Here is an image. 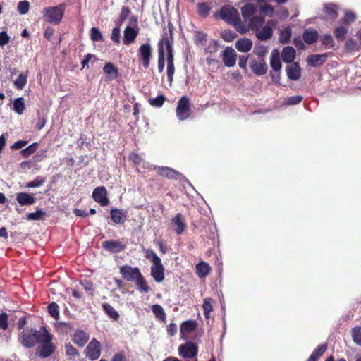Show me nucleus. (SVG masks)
Masks as SVG:
<instances>
[{"instance_id":"nucleus-1","label":"nucleus","mask_w":361,"mask_h":361,"mask_svg":"<svg viewBox=\"0 0 361 361\" xmlns=\"http://www.w3.org/2000/svg\"><path fill=\"white\" fill-rule=\"evenodd\" d=\"M219 16L222 20L234 26L235 30L245 34L247 32L246 24L241 21L239 13L233 6L225 5L214 14V18Z\"/></svg>"},{"instance_id":"nucleus-2","label":"nucleus","mask_w":361,"mask_h":361,"mask_svg":"<svg viewBox=\"0 0 361 361\" xmlns=\"http://www.w3.org/2000/svg\"><path fill=\"white\" fill-rule=\"evenodd\" d=\"M66 4L62 3L56 6L46 7L42 11V18L44 21L54 25H59L64 16Z\"/></svg>"},{"instance_id":"nucleus-3","label":"nucleus","mask_w":361,"mask_h":361,"mask_svg":"<svg viewBox=\"0 0 361 361\" xmlns=\"http://www.w3.org/2000/svg\"><path fill=\"white\" fill-rule=\"evenodd\" d=\"M146 257L152 262L151 276L154 280L158 283L163 281L164 279V267L161 259L152 250H147Z\"/></svg>"},{"instance_id":"nucleus-4","label":"nucleus","mask_w":361,"mask_h":361,"mask_svg":"<svg viewBox=\"0 0 361 361\" xmlns=\"http://www.w3.org/2000/svg\"><path fill=\"white\" fill-rule=\"evenodd\" d=\"M43 329V337L39 342L40 345L37 348L36 352L41 357L46 358L52 355L55 350V345L51 342L52 335L44 328Z\"/></svg>"},{"instance_id":"nucleus-5","label":"nucleus","mask_w":361,"mask_h":361,"mask_svg":"<svg viewBox=\"0 0 361 361\" xmlns=\"http://www.w3.org/2000/svg\"><path fill=\"white\" fill-rule=\"evenodd\" d=\"M43 332L35 329H24L19 336L20 343L25 348L34 347L43 337Z\"/></svg>"},{"instance_id":"nucleus-6","label":"nucleus","mask_w":361,"mask_h":361,"mask_svg":"<svg viewBox=\"0 0 361 361\" xmlns=\"http://www.w3.org/2000/svg\"><path fill=\"white\" fill-rule=\"evenodd\" d=\"M176 114L179 121H185L190 117L191 102L188 96H183L178 101Z\"/></svg>"},{"instance_id":"nucleus-7","label":"nucleus","mask_w":361,"mask_h":361,"mask_svg":"<svg viewBox=\"0 0 361 361\" xmlns=\"http://www.w3.org/2000/svg\"><path fill=\"white\" fill-rule=\"evenodd\" d=\"M178 354L184 359L195 358L198 353V346L192 341H187L178 347Z\"/></svg>"},{"instance_id":"nucleus-8","label":"nucleus","mask_w":361,"mask_h":361,"mask_svg":"<svg viewBox=\"0 0 361 361\" xmlns=\"http://www.w3.org/2000/svg\"><path fill=\"white\" fill-rule=\"evenodd\" d=\"M139 59L142 61V66L147 69L150 65V61L152 58V48L149 43L142 44L137 51Z\"/></svg>"},{"instance_id":"nucleus-9","label":"nucleus","mask_w":361,"mask_h":361,"mask_svg":"<svg viewBox=\"0 0 361 361\" xmlns=\"http://www.w3.org/2000/svg\"><path fill=\"white\" fill-rule=\"evenodd\" d=\"M101 345L95 338L92 339L87 345L85 353L86 356L91 360H97L101 354Z\"/></svg>"},{"instance_id":"nucleus-10","label":"nucleus","mask_w":361,"mask_h":361,"mask_svg":"<svg viewBox=\"0 0 361 361\" xmlns=\"http://www.w3.org/2000/svg\"><path fill=\"white\" fill-rule=\"evenodd\" d=\"M107 190L104 186H99L94 188L92 192V198L94 200L100 204L101 206H106L109 203V200L107 197Z\"/></svg>"},{"instance_id":"nucleus-11","label":"nucleus","mask_w":361,"mask_h":361,"mask_svg":"<svg viewBox=\"0 0 361 361\" xmlns=\"http://www.w3.org/2000/svg\"><path fill=\"white\" fill-rule=\"evenodd\" d=\"M120 274L122 277L130 281H134L136 278L141 274L139 268L132 267L130 265L121 266L119 269Z\"/></svg>"},{"instance_id":"nucleus-12","label":"nucleus","mask_w":361,"mask_h":361,"mask_svg":"<svg viewBox=\"0 0 361 361\" xmlns=\"http://www.w3.org/2000/svg\"><path fill=\"white\" fill-rule=\"evenodd\" d=\"M250 67L252 72L256 75H264L268 69L267 65L264 61V59H251L250 62Z\"/></svg>"},{"instance_id":"nucleus-13","label":"nucleus","mask_w":361,"mask_h":361,"mask_svg":"<svg viewBox=\"0 0 361 361\" xmlns=\"http://www.w3.org/2000/svg\"><path fill=\"white\" fill-rule=\"evenodd\" d=\"M102 247L105 250L116 254L125 250L126 245L119 240H109L102 243Z\"/></svg>"},{"instance_id":"nucleus-14","label":"nucleus","mask_w":361,"mask_h":361,"mask_svg":"<svg viewBox=\"0 0 361 361\" xmlns=\"http://www.w3.org/2000/svg\"><path fill=\"white\" fill-rule=\"evenodd\" d=\"M275 23L273 20H268L265 25H263L259 30L255 32L256 37L259 40H267L270 39L273 35V26Z\"/></svg>"},{"instance_id":"nucleus-15","label":"nucleus","mask_w":361,"mask_h":361,"mask_svg":"<svg viewBox=\"0 0 361 361\" xmlns=\"http://www.w3.org/2000/svg\"><path fill=\"white\" fill-rule=\"evenodd\" d=\"M154 169L159 176L169 179L177 180L181 176L178 171L167 166H155Z\"/></svg>"},{"instance_id":"nucleus-16","label":"nucleus","mask_w":361,"mask_h":361,"mask_svg":"<svg viewBox=\"0 0 361 361\" xmlns=\"http://www.w3.org/2000/svg\"><path fill=\"white\" fill-rule=\"evenodd\" d=\"M237 54L232 47H226L222 53V60L227 67H233L236 63Z\"/></svg>"},{"instance_id":"nucleus-17","label":"nucleus","mask_w":361,"mask_h":361,"mask_svg":"<svg viewBox=\"0 0 361 361\" xmlns=\"http://www.w3.org/2000/svg\"><path fill=\"white\" fill-rule=\"evenodd\" d=\"M328 56L329 53H324L322 54H312L308 56L307 62L310 66L319 67L326 61Z\"/></svg>"},{"instance_id":"nucleus-18","label":"nucleus","mask_w":361,"mask_h":361,"mask_svg":"<svg viewBox=\"0 0 361 361\" xmlns=\"http://www.w3.org/2000/svg\"><path fill=\"white\" fill-rule=\"evenodd\" d=\"M287 76L292 80H298L301 76V68L298 62L291 63L286 68Z\"/></svg>"},{"instance_id":"nucleus-19","label":"nucleus","mask_w":361,"mask_h":361,"mask_svg":"<svg viewBox=\"0 0 361 361\" xmlns=\"http://www.w3.org/2000/svg\"><path fill=\"white\" fill-rule=\"evenodd\" d=\"M89 334L83 330H77L72 337V341L78 347H83L89 340Z\"/></svg>"},{"instance_id":"nucleus-20","label":"nucleus","mask_w":361,"mask_h":361,"mask_svg":"<svg viewBox=\"0 0 361 361\" xmlns=\"http://www.w3.org/2000/svg\"><path fill=\"white\" fill-rule=\"evenodd\" d=\"M248 21V24L246 25L247 31L252 30V31H255V32L262 27L265 23L264 18L259 16H252Z\"/></svg>"},{"instance_id":"nucleus-21","label":"nucleus","mask_w":361,"mask_h":361,"mask_svg":"<svg viewBox=\"0 0 361 361\" xmlns=\"http://www.w3.org/2000/svg\"><path fill=\"white\" fill-rule=\"evenodd\" d=\"M197 327V322L195 320H188L180 325V333L182 338H185V335L194 331Z\"/></svg>"},{"instance_id":"nucleus-22","label":"nucleus","mask_w":361,"mask_h":361,"mask_svg":"<svg viewBox=\"0 0 361 361\" xmlns=\"http://www.w3.org/2000/svg\"><path fill=\"white\" fill-rule=\"evenodd\" d=\"M171 40H173V30L169 29V37L167 34H165V36L162 37V38L158 42V48L159 46L164 50V47L166 48L167 54H173V46L171 42Z\"/></svg>"},{"instance_id":"nucleus-23","label":"nucleus","mask_w":361,"mask_h":361,"mask_svg":"<svg viewBox=\"0 0 361 361\" xmlns=\"http://www.w3.org/2000/svg\"><path fill=\"white\" fill-rule=\"evenodd\" d=\"M171 40H173V30L169 29V37L167 34H165V36L162 37V38L158 42V48L159 46L164 50V47L166 48L167 54H173V46L171 42Z\"/></svg>"},{"instance_id":"nucleus-24","label":"nucleus","mask_w":361,"mask_h":361,"mask_svg":"<svg viewBox=\"0 0 361 361\" xmlns=\"http://www.w3.org/2000/svg\"><path fill=\"white\" fill-rule=\"evenodd\" d=\"M103 71L106 75V80L111 81L118 77V68L111 63H107L103 68Z\"/></svg>"},{"instance_id":"nucleus-25","label":"nucleus","mask_w":361,"mask_h":361,"mask_svg":"<svg viewBox=\"0 0 361 361\" xmlns=\"http://www.w3.org/2000/svg\"><path fill=\"white\" fill-rule=\"evenodd\" d=\"M258 6L254 4H246L241 8V14L244 20H249L257 11Z\"/></svg>"},{"instance_id":"nucleus-26","label":"nucleus","mask_w":361,"mask_h":361,"mask_svg":"<svg viewBox=\"0 0 361 361\" xmlns=\"http://www.w3.org/2000/svg\"><path fill=\"white\" fill-rule=\"evenodd\" d=\"M16 200L21 206L32 205L35 202L33 194L27 192H18L16 195Z\"/></svg>"},{"instance_id":"nucleus-27","label":"nucleus","mask_w":361,"mask_h":361,"mask_svg":"<svg viewBox=\"0 0 361 361\" xmlns=\"http://www.w3.org/2000/svg\"><path fill=\"white\" fill-rule=\"evenodd\" d=\"M172 224L175 226L174 231L178 235L182 234L186 228V224L180 213L177 214L175 217L172 219Z\"/></svg>"},{"instance_id":"nucleus-28","label":"nucleus","mask_w":361,"mask_h":361,"mask_svg":"<svg viewBox=\"0 0 361 361\" xmlns=\"http://www.w3.org/2000/svg\"><path fill=\"white\" fill-rule=\"evenodd\" d=\"M319 33L313 28L305 30L302 34V39L307 44H312L318 40Z\"/></svg>"},{"instance_id":"nucleus-29","label":"nucleus","mask_w":361,"mask_h":361,"mask_svg":"<svg viewBox=\"0 0 361 361\" xmlns=\"http://www.w3.org/2000/svg\"><path fill=\"white\" fill-rule=\"evenodd\" d=\"M111 219L116 224H123L126 222L127 216L122 209H112L110 212Z\"/></svg>"},{"instance_id":"nucleus-30","label":"nucleus","mask_w":361,"mask_h":361,"mask_svg":"<svg viewBox=\"0 0 361 361\" xmlns=\"http://www.w3.org/2000/svg\"><path fill=\"white\" fill-rule=\"evenodd\" d=\"M252 47V42L248 38H241L235 42V48L240 52H248Z\"/></svg>"},{"instance_id":"nucleus-31","label":"nucleus","mask_w":361,"mask_h":361,"mask_svg":"<svg viewBox=\"0 0 361 361\" xmlns=\"http://www.w3.org/2000/svg\"><path fill=\"white\" fill-rule=\"evenodd\" d=\"M195 271L196 274L201 279L204 278L207 276L210 271L211 267L209 264L205 262H200V263L197 264L195 266Z\"/></svg>"},{"instance_id":"nucleus-32","label":"nucleus","mask_w":361,"mask_h":361,"mask_svg":"<svg viewBox=\"0 0 361 361\" xmlns=\"http://www.w3.org/2000/svg\"><path fill=\"white\" fill-rule=\"evenodd\" d=\"M138 32L132 27L128 26L124 30L123 44L128 45L137 37Z\"/></svg>"},{"instance_id":"nucleus-33","label":"nucleus","mask_w":361,"mask_h":361,"mask_svg":"<svg viewBox=\"0 0 361 361\" xmlns=\"http://www.w3.org/2000/svg\"><path fill=\"white\" fill-rule=\"evenodd\" d=\"M281 57L286 63H293L295 58V50L292 47H286L282 50Z\"/></svg>"},{"instance_id":"nucleus-34","label":"nucleus","mask_w":361,"mask_h":361,"mask_svg":"<svg viewBox=\"0 0 361 361\" xmlns=\"http://www.w3.org/2000/svg\"><path fill=\"white\" fill-rule=\"evenodd\" d=\"M270 65L271 68L275 72H279L281 68V62L279 57V53L276 49H274L271 51Z\"/></svg>"},{"instance_id":"nucleus-35","label":"nucleus","mask_w":361,"mask_h":361,"mask_svg":"<svg viewBox=\"0 0 361 361\" xmlns=\"http://www.w3.org/2000/svg\"><path fill=\"white\" fill-rule=\"evenodd\" d=\"M137 286V290L140 293H148L150 290V287L148 286L146 280L142 274H140L134 281Z\"/></svg>"},{"instance_id":"nucleus-36","label":"nucleus","mask_w":361,"mask_h":361,"mask_svg":"<svg viewBox=\"0 0 361 361\" xmlns=\"http://www.w3.org/2000/svg\"><path fill=\"white\" fill-rule=\"evenodd\" d=\"M326 350L327 345L326 343L317 346L309 357L307 361H317Z\"/></svg>"},{"instance_id":"nucleus-37","label":"nucleus","mask_w":361,"mask_h":361,"mask_svg":"<svg viewBox=\"0 0 361 361\" xmlns=\"http://www.w3.org/2000/svg\"><path fill=\"white\" fill-rule=\"evenodd\" d=\"M324 11L329 19L335 20L338 17L337 6L334 4H324Z\"/></svg>"},{"instance_id":"nucleus-38","label":"nucleus","mask_w":361,"mask_h":361,"mask_svg":"<svg viewBox=\"0 0 361 361\" xmlns=\"http://www.w3.org/2000/svg\"><path fill=\"white\" fill-rule=\"evenodd\" d=\"M152 310L158 319L163 322H166V315L163 307L160 305H153L152 306Z\"/></svg>"},{"instance_id":"nucleus-39","label":"nucleus","mask_w":361,"mask_h":361,"mask_svg":"<svg viewBox=\"0 0 361 361\" xmlns=\"http://www.w3.org/2000/svg\"><path fill=\"white\" fill-rule=\"evenodd\" d=\"M292 36V30L290 27H286L284 30H281L279 32V40L282 44L288 43Z\"/></svg>"},{"instance_id":"nucleus-40","label":"nucleus","mask_w":361,"mask_h":361,"mask_svg":"<svg viewBox=\"0 0 361 361\" xmlns=\"http://www.w3.org/2000/svg\"><path fill=\"white\" fill-rule=\"evenodd\" d=\"M348 32V27L345 25L336 27L334 29V36L338 40L343 41L345 37Z\"/></svg>"},{"instance_id":"nucleus-41","label":"nucleus","mask_w":361,"mask_h":361,"mask_svg":"<svg viewBox=\"0 0 361 361\" xmlns=\"http://www.w3.org/2000/svg\"><path fill=\"white\" fill-rule=\"evenodd\" d=\"M102 307L104 312L109 316L110 318L115 321L118 319L119 314L111 305L108 303H104L102 304Z\"/></svg>"},{"instance_id":"nucleus-42","label":"nucleus","mask_w":361,"mask_h":361,"mask_svg":"<svg viewBox=\"0 0 361 361\" xmlns=\"http://www.w3.org/2000/svg\"><path fill=\"white\" fill-rule=\"evenodd\" d=\"M25 102L23 97H18L13 102V110L18 114H22L25 111Z\"/></svg>"},{"instance_id":"nucleus-43","label":"nucleus","mask_w":361,"mask_h":361,"mask_svg":"<svg viewBox=\"0 0 361 361\" xmlns=\"http://www.w3.org/2000/svg\"><path fill=\"white\" fill-rule=\"evenodd\" d=\"M320 42L326 48H334V42L330 34H324L320 37Z\"/></svg>"},{"instance_id":"nucleus-44","label":"nucleus","mask_w":361,"mask_h":361,"mask_svg":"<svg viewBox=\"0 0 361 361\" xmlns=\"http://www.w3.org/2000/svg\"><path fill=\"white\" fill-rule=\"evenodd\" d=\"M203 312L204 317L208 319L209 317L210 312L213 310L212 307V299L210 298H207L204 300V302L202 305Z\"/></svg>"},{"instance_id":"nucleus-45","label":"nucleus","mask_w":361,"mask_h":361,"mask_svg":"<svg viewBox=\"0 0 361 361\" xmlns=\"http://www.w3.org/2000/svg\"><path fill=\"white\" fill-rule=\"evenodd\" d=\"M356 15L350 11H347L345 13L344 17L341 19V23L345 25H349L356 20Z\"/></svg>"},{"instance_id":"nucleus-46","label":"nucleus","mask_w":361,"mask_h":361,"mask_svg":"<svg viewBox=\"0 0 361 361\" xmlns=\"http://www.w3.org/2000/svg\"><path fill=\"white\" fill-rule=\"evenodd\" d=\"M211 7L207 3H199L197 4V13L198 14L205 18L209 15Z\"/></svg>"},{"instance_id":"nucleus-47","label":"nucleus","mask_w":361,"mask_h":361,"mask_svg":"<svg viewBox=\"0 0 361 361\" xmlns=\"http://www.w3.org/2000/svg\"><path fill=\"white\" fill-rule=\"evenodd\" d=\"M38 146L39 145L37 142L31 144L30 145H29L28 147H27L26 148L21 151L22 156L24 158H27L37 151Z\"/></svg>"},{"instance_id":"nucleus-48","label":"nucleus","mask_w":361,"mask_h":361,"mask_svg":"<svg viewBox=\"0 0 361 361\" xmlns=\"http://www.w3.org/2000/svg\"><path fill=\"white\" fill-rule=\"evenodd\" d=\"M164 65V50L159 46L158 49V71L159 73L163 72Z\"/></svg>"},{"instance_id":"nucleus-49","label":"nucleus","mask_w":361,"mask_h":361,"mask_svg":"<svg viewBox=\"0 0 361 361\" xmlns=\"http://www.w3.org/2000/svg\"><path fill=\"white\" fill-rule=\"evenodd\" d=\"M48 312L49 314L55 319H58L59 317V305L53 302L50 303L48 307Z\"/></svg>"},{"instance_id":"nucleus-50","label":"nucleus","mask_w":361,"mask_h":361,"mask_svg":"<svg viewBox=\"0 0 361 361\" xmlns=\"http://www.w3.org/2000/svg\"><path fill=\"white\" fill-rule=\"evenodd\" d=\"M46 213L42 209H37L35 212L29 213L27 215V219L30 221H38L42 219Z\"/></svg>"},{"instance_id":"nucleus-51","label":"nucleus","mask_w":361,"mask_h":361,"mask_svg":"<svg viewBox=\"0 0 361 361\" xmlns=\"http://www.w3.org/2000/svg\"><path fill=\"white\" fill-rule=\"evenodd\" d=\"M166 98L164 95H159L156 98H151L149 99V103L151 106L154 107H161L166 101Z\"/></svg>"},{"instance_id":"nucleus-52","label":"nucleus","mask_w":361,"mask_h":361,"mask_svg":"<svg viewBox=\"0 0 361 361\" xmlns=\"http://www.w3.org/2000/svg\"><path fill=\"white\" fill-rule=\"evenodd\" d=\"M30 8V3L27 0L18 2L17 6L18 12L21 15L26 14Z\"/></svg>"},{"instance_id":"nucleus-53","label":"nucleus","mask_w":361,"mask_h":361,"mask_svg":"<svg viewBox=\"0 0 361 361\" xmlns=\"http://www.w3.org/2000/svg\"><path fill=\"white\" fill-rule=\"evenodd\" d=\"M207 42V35L201 31L196 32L195 42L197 45L204 46Z\"/></svg>"},{"instance_id":"nucleus-54","label":"nucleus","mask_w":361,"mask_h":361,"mask_svg":"<svg viewBox=\"0 0 361 361\" xmlns=\"http://www.w3.org/2000/svg\"><path fill=\"white\" fill-rule=\"evenodd\" d=\"M27 83V78L23 74H20L14 81V85L18 90H23Z\"/></svg>"},{"instance_id":"nucleus-55","label":"nucleus","mask_w":361,"mask_h":361,"mask_svg":"<svg viewBox=\"0 0 361 361\" xmlns=\"http://www.w3.org/2000/svg\"><path fill=\"white\" fill-rule=\"evenodd\" d=\"M90 38L94 42H100L103 41V36L99 31V30L97 27H92L90 30Z\"/></svg>"},{"instance_id":"nucleus-56","label":"nucleus","mask_w":361,"mask_h":361,"mask_svg":"<svg viewBox=\"0 0 361 361\" xmlns=\"http://www.w3.org/2000/svg\"><path fill=\"white\" fill-rule=\"evenodd\" d=\"M353 339L355 343L361 345V327L356 326L352 331Z\"/></svg>"},{"instance_id":"nucleus-57","label":"nucleus","mask_w":361,"mask_h":361,"mask_svg":"<svg viewBox=\"0 0 361 361\" xmlns=\"http://www.w3.org/2000/svg\"><path fill=\"white\" fill-rule=\"evenodd\" d=\"M66 354L70 357H75L78 355V351L70 343L65 344Z\"/></svg>"},{"instance_id":"nucleus-58","label":"nucleus","mask_w":361,"mask_h":361,"mask_svg":"<svg viewBox=\"0 0 361 361\" xmlns=\"http://www.w3.org/2000/svg\"><path fill=\"white\" fill-rule=\"evenodd\" d=\"M268 50L267 47L264 45H259L255 47L254 49V53L259 56V59H264L265 55L267 54Z\"/></svg>"},{"instance_id":"nucleus-59","label":"nucleus","mask_w":361,"mask_h":361,"mask_svg":"<svg viewBox=\"0 0 361 361\" xmlns=\"http://www.w3.org/2000/svg\"><path fill=\"white\" fill-rule=\"evenodd\" d=\"M8 327V316L6 312L0 314V329L6 330Z\"/></svg>"},{"instance_id":"nucleus-60","label":"nucleus","mask_w":361,"mask_h":361,"mask_svg":"<svg viewBox=\"0 0 361 361\" xmlns=\"http://www.w3.org/2000/svg\"><path fill=\"white\" fill-rule=\"evenodd\" d=\"M303 97L301 95H296L289 97L286 100V104L287 105H295L302 102Z\"/></svg>"},{"instance_id":"nucleus-61","label":"nucleus","mask_w":361,"mask_h":361,"mask_svg":"<svg viewBox=\"0 0 361 361\" xmlns=\"http://www.w3.org/2000/svg\"><path fill=\"white\" fill-rule=\"evenodd\" d=\"M221 37L225 41L231 42L237 37V34L232 30H225Z\"/></svg>"},{"instance_id":"nucleus-62","label":"nucleus","mask_w":361,"mask_h":361,"mask_svg":"<svg viewBox=\"0 0 361 361\" xmlns=\"http://www.w3.org/2000/svg\"><path fill=\"white\" fill-rule=\"evenodd\" d=\"M45 182L44 179L40 177H37L34 179L32 181H30L27 183V188H37L40 187Z\"/></svg>"},{"instance_id":"nucleus-63","label":"nucleus","mask_w":361,"mask_h":361,"mask_svg":"<svg viewBox=\"0 0 361 361\" xmlns=\"http://www.w3.org/2000/svg\"><path fill=\"white\" fill-rule=\"evenodd\" d=\"M175 73L174 64H167V79L169 86L171 87L173 82V77Z\"/></svg>"},{"instance_id":"nucleus-64","label":"nucleus","mask_w":361,"mask_h":361,"mask_svg":"<svg viewBox=\"0 0 361 361\" xmlns=\"http://www.w3.org/2000/svg\"><path fill=\"white\" fill-rule=\"evenodd\" d=\"M130 13V9L127 6H123L120 13V20L123 22L126 20V18L129 16Z\"/></svg>"}]
</instances>
